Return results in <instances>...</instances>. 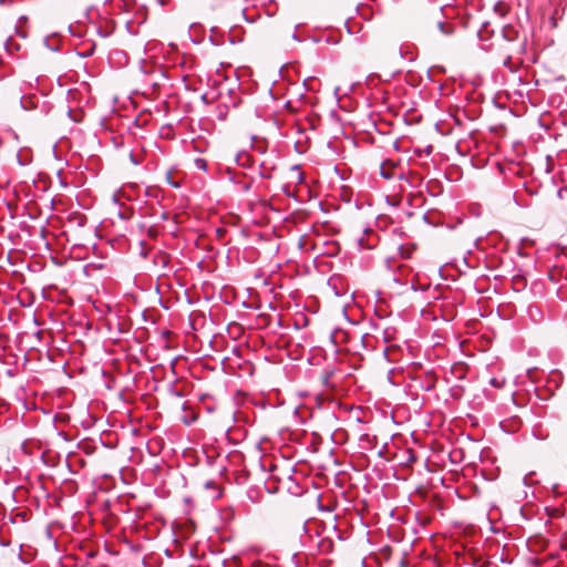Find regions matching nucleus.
Returning a JSON list of instances; mask_svg holds the SVG:
<instances>
[{"label": "nucleus", "instance_id": "nucleus-6", "mask_svg": "<svg viewBox=\"0 0 567 567\" xmlns=\"http://www.w3.org/2000/svg\"><path fill=\"white\" fill-rule=\"evenodd\" d=\"M194 166L199 171L206 172L208 164H207L206 159H204L202 157H197L194 159Z\"/></svg>", "mask_w": 567, "mask_h": 567}, {"label": "nucleus", "instance_id": "nucleus-2", "mask_svg": "<svg viewBox=\"0 0 567 567\" xmlns=\"http://www.w3.org/2000/svg\"><path fill=\"white\" fill-rule=\"evenodd\" d=\"M433 24L435 25V28L439 30V32L443 35H452L455 31V25L454 23L445 20V19H441V18H437V17H434L433 18Z\"/></svg>", "mask_w": 567, "mask_h": 567}, {"label": "nucleus", "instance_id": "nucleus-9", "mask_svg": "<svg viewBox=\"0 0 567 567\" xmlns=\"http://www.w3.org/2000/svg\"><path fill=\"white\" fill-rule=\"evenodd\" d=\"M511 59H512V58H511V55L506 56V59H505V61H504V65H505V66L509 65V63H511Z\"/></svg>", "mask_w": 567, "mask_h": 567}, {"label": "nucleus", "instance_id": "nucleus-15", "mask_svg": "<svg viewBox=\"0 0 567 567\" xmlns=\"http://www.w3.org/2000/svg\"><path fill=\"white\" fill-rule=\"evenodd\" d=\"M172 186L178 187V184L177 183H173Z\"/></svg>", "mask_w": 567, "mask_h": 567}, {"label": "nucleus", "instance_id": "nucleus-12", "mask_svg": "<svg viewBox=\"0 0 567 567\" xmlns=\"http://www.w3.org/2000/svg\"><path fill=\"white\" fill-rule=\"evenodd\" d=\"M21 104H22V107H23V109H28V106L24 104V101H23V100H21Z\"/></svg>", "mask_w": 567, "mask_h": 567}, {"label": "nucleus", "instance_id": "nucleus-14", "mask_svg": "<svg viewBox=\"0 0 567 567\" xmlns=\"http://www.w3.org/2000/svg\"><path fill=\"white\" fill-rule=\"evenodd\" d=\"M292 38H293L295 40H298V38H297V34H296V33H293Z\"/></svg>", "mask_w": 567, "mask_h": 567}, {"label": "nucleus", "instance_id": "nucleus-13", "mask_svg": "<svg viewBox=\"0 0 567 567\" xmlns=\"http://www.w3.org/2000/svg\"><path fill=\"white\" fill-rule=\"evenodd\" d=\"M442 14H443V13H442V9H440V10L436 12V14H435V16H442Z\"/></svg>", "mask_w": 567, "mask_h": 567}, {"label": "nucleus", "instance_id": "nucleus-16", "mask_svg": "<svg viewBox=\"0 0 567 567\" xmlns=\"http://www.w3.org/2000/svg\"><path fill=\"white\" fill-rule=\"evenodd\" d=\"M158 1H159L161 6H164V1L163 0H158Z\"/></svg>", "mask_w": 567, "mask_h": 567}, {"label": "nucleus", "instance_id": "nucleus-10", "mask_svg": "<svg viewBox=\"0 0 567 567\" xmlns=\"http://www.w3.org/2000/svg\"><path fill=\"white\" fill-rule=\"evenodd\" d=\"M329 378H330V373L326 372L324 375H323V382L327 383Z\"/></svg>", "mask_w": 567, "mask_h": 567}, {"label": "nucleus", "instance_id": "nucleus-1", "mask_svg": "<svg viewBox=\"0 0 567 567\" xmlns=\"http://www.w3.org/2000/svg\"><path fill=\"white\" fill-rule=\"evenodd\" d=\"M395 169H396V167H395V165L392 162L385 161L380 166V175L384 179H388V181L392 179L393 177L396 176ZM398 176H399L400 179L404 178L403 173L398 174Z\"/></svg>", "mask_w": 567, "mask_h": 567}, {"label": "nucleus", "instance_id": "nucleus-7", "mask_svg": "<svg viewBox=\"0 0 567 567\" xmlns=\"http://www.w3.org/2000/svg\"><path fill=\"white\" fill-rule=\"evenodd\" d=\"M259 175H260L262 178H266V179H268V178H270V177H271V175H270L269 173H266V171H264V164H260V173H259Z\"/></svg>", "mask_w": 567, "mask_h": 567}, {"label": "nucleus", "instance_id": "nucleus-3", "mask_svg": "<svg viewBox=\"0 0 567 567\" xmlns=\"http://www.w3.org/2000/svg\"><path fill=\"white\" fill-rule=\"evenodd\" d=\"M502 35L505 41L512 43L517 40V29L514 25L507 24L502 29Z\"/></svg>", "mask_w": 567, "mask_h": 567}, {"label": "nucleus", "instance_id": "nucleus-8", "mask_svg": "<svg viewBox=\"0 0 567 567\" xmlns=\"http://www.w3.org/2000/svg\"><path fill=\"white\" fill-rule=\"evenodd\" d=\"M130 159H131V162H132L134 165H138V164H140V162L135 158V156H134V154H133V153H131V154H130Z\"/></svg>", "mask_w": 567, "mask_h": 567}, {"label": "nucleus", "instance_id": "nucleus-5", "mask_svg": "<svg viewBox=\"0 0 567 567\" xmlns=\"http://www.w3.org/2000/svg\"><path fill=\"white\" fill-rule=\"evenodd\" d=\"M236 161H237V164L240 166H244V167L250 166V157L246 153L238 154Z\"/></svg>", "mask_w": 567, "mask_h": 567}, {"label": "nucleus", "instance_id": "nucleus-4", "mask_svg": "<svg viewBox=\"0 0 567 567\" xmlns=\"http://www.w3.org/2000/svg\"><path fill=\"white\" fill-rule=\"evenodd\" d=\"M491 33L492 32L489 31V23L488 22L482 23L481 29L477 31V35H478L480 40H482V41L487 40L489 38Z\"/></svg>", "mask_w": 567, "mask_h": 567}, {"label": "nucleus", "instance_id": "nucleus-11", "mask_svg": "<svg viewBox=\"0 0 567 567\" xmlns=\"http://www.w3.org/2000/svg\"><path fill=\"white\" fill-rule=\"evenodd\" d=\"M249 188H250V185H249V184H246V185L244 186V189H245V190H249Z\"/></svg>", "mask_w": 567, "mask_h": 567}]
</instances>
